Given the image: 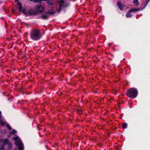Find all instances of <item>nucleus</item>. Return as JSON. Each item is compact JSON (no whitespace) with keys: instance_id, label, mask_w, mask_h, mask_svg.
I'll use <instances>...</instances> for the list:
<instances>
[{"instance_id":"423d86ee","label":"nucleus","mask_w":150,"mask_h":150,"mask_svg":"<svg viewBox=\"0 0 150 150\" xmlns=\"http://www.w3.org/2000/svg\"><path fill=\"white\" fill-rule=\"evenodd\" d=\"M52 13L51 12H48L42 14L41 16V17L43 19H46L50 15H51Z\"/></svg>"},{"instance_id":"b1692460","label":"nucleus","mask_w":150,"mask_h":150,"mask_svg":"<svg viewBox=\"0 0 150 150\" xmlns=\"http://www.w3.org/2000/svg\"><path fill=\"white\" fill-rule=\"evenodd\" d=\"M30 1H33V0H30Z\"/></svg>"},{"instance_id":"4be33fe9","label":"nucleus","mask_w":150,"mask_h":150,"mask_svg":"<svg viewBox=\"0 0 150 150\" xmlns=\"http://www.w3.org/2000/svg\"><path fill=\"white\" fill-rule=\"evenodd\" d=\"M15 1H17L18 2H19L18 0H15Z\"/></svg>"},{"instance_id":"20e7f679","label":"nucleus","mask_w":150,"mask_h":150,"mask_svg":"<svg viewBox=\"0 0 150 150\" xmlns=\"http://www.w3.org/2000/svg\"><path fill=\"white\" fill-rule=\"evenodd\" d=\"M45 10V8L42 6L41 5H39L36 7V11L38 13H41L43 12Z\"/></svg>"},{"instance_id":"412c9836","label":"nucleus","mask_w":150,"mask_h":150,"mask_svg":"<svg viewBox=\"0 0 150 150\" xmlns=\"http://www.w3.org/2000/svg\"><path fill=\"white\" fill-rule=\"evenodd\" d=\"M1 112L0 111V118H1Z\"/></svg>"},{"instance_id":"f3484780","label":"nucleus","mask_w":150,"mask_h":150,"mask_svg":"<svg viewBox=\"0 0 150 150\" xmlns=\"http://www.w3.org/2000/svg\"><path fill=\"white\" fill-rule=\"evenodd\" d=\"M0 150H5L4 146L3 145L1 147H0Z\"/></svg>"},{"instance_id":"4468645a","label":"nucleus","mask_w":150,"mask_h":150,"mask_svg":"<svg viewBox=\"0 0 150 150\" xmlns=\"http://www.w3.org/2000/svg\"><path fill=\"white\" fill-rule=\"evenodd\" d=\"M127 126V124L126 123H123L122 125V127L123 129L126 128Z\"/></svg>"},{"instance_id":"f03ea898","label":"nucleus","mask_w":150,"mask_h":150,"mask_svg":"<svg viewBox=\"0 0 150 150\" xmlns=\"http://www.w3.org/2000/svg\"><path fill=\"white\" fill-rule=\"evenodd\" d=\"M138 91L137 89L132 88L128 90L127 95L129 98H134L137 96Z\"/></svg>"},{"instance_id":"393cba45","label":"nucleus","mask_w":150,"mask_h":150,"mask_svg":"<svg viewBox=\"0 0 150 150\" xmlns=\"http://www.w3.org/2000/svg\"><path fill=\"white\" fill-rule=\"evenodd\" d=\"M28 15H30V14H29V13H28Z\"/></svg>"},{"instance_id":"9d476101","label":"nucleus","mask_w":150,"mask_h":150,"mask_svg":"<svg viewBox=\"0 0 150 150\" xmlns=\"http://www.w3.org/2000/svg\"><path fill=\"white\" fill-rule=\"evenodd\" d=\"M141 8H134L131 9L129 10V11L131 12H136L137 11H138L141 10Z\"/></svg>"},{"instance_id":"ddd939ff","label":"nucleus","mask_w":150,"mask_h":150,"mask_svg":"<svg viewBox=\"0 0 150 150\" xmlns=\"http://www.w3.org/2000/svg\"><path fill=\"white\" fill-rule=\"evenodd\" d=\"M133 3L135 5H137L139 4V2L138 0H133Z\"/></svg>"},{"instance_id":"5701e85b","label":"nucleus","mask_w":150,"mask_h":150,"mask_svg":"<svg viewBox=\"0 0 150 150\" xmlns=\"http://www.w3.org/2000/svg\"><path fill=\"white\" fill-rule=\"evenodd\" d=\"M14 150H18L17 149H14Z\"/></svg>"},{"instance_id":"39448f33","label":"nucleus","mask_w":150,"mask_h":150,"mask_svg":"<svg viewBox=\"0 0 150 150\" xmlns=\"http://www.w3.org/2000/svg\"><path fill=\"white\" fill-rule=\"evenodd\" d=\"M17 5L19 6L18 9L19 11L21 12H22L24 14L27 15L28 14L27 11L25 8H22V4L21 3L18 2Z\"/></svg>"},{"instance_id":"2eb2a0df","label":"nucleus","mask_w":150,"mask_h":150,"mask_svg":"<svg viewBox=\"0 0 150 150\" xmlns=\"http://www.w3.org/2000/svg\"><path fill=\"white\" fill-rule=\"evenodd\" d=\"M9 148H11L12 147V144L11 142L9 141L7 144Z\"/></svg>"},{"instance_id":"a211bd4d","label":"nucleus","mask_w":150,"mask_h":150,"mask_svg":"<svg viewBox=\"0 0 150 150\" xmlns=\"http://www.w3.org/2000/svg\"><path fill=\"white\" fill-rule=\"evenodd\" d=\"M33 1L35 2H37L42 1V0H34Z\"/></svg>"},{"instance_id":"6ab92c4d","label":"nucleus","mask_w":150,"mask_h":150,"mask_svg":"<svg viewBox=\"0 0 150 150\" xmlns=\"http://www.w3.org/2000/svg\"><path fill=\"white\" fill-rule=\"evenodd\" d=\"M150 0H148L147 2L146 3V6L147 5L149 1Z\"/></svg>"},{"instance_id":"aec40b11","label":"nucleus","mask_w":150,"mask_h":150,"mask_svg":"<svg viewBox=\"0 0 150 150\" xmlns=\"http://www.w3.org/2000/svg\"><path fill=\"white\" fill-rule=\"evenodd\" d=\"M82 112L81 111H78V113L80 114Z\"/></svg>"},{"instance_id":"1a4fd4ad","label":"nucleus","mask_w":150,"mask_h":150,"mask_svg":"<svg viewBox=\"0 0 150 150\" xmlns=\"http://www.w3.org/2000/svg\"><path fill=\"white\" fill-rule=\"evenodd\" d=\"M3 145L4 146V145H5L6 144H7L10 141L8 139L6 138V139H4L3 140Z\"/></svg>"},{"instance_id":"9b49d317","label":"nucleus","mask_w":150,"mask_h":150,"mask_svg":"<svg viewBox=\"0 0 150 150\" xmlns=\"http://www.w3.org/2000/svg\"><path fill=\"white\" fill-rule=\"evenodd\" d=\"M59 3H59V11H60L61 9V7L64 6V2L63 1H61L59 2Z\"/></svg>"},{"instance_id":"f8f14e48","label":"nucleus","mask_w":150,"mask_h":150,"mask_svg":"<svg viewBox=\"0 0 150 150\" xmlns=\"http://www.w3.org/2000/svg\"><path fill=\"white\" fill-rule=\"evenodd\" d=\"M131 12L129 11L126 14V16L127 18L131 17L132 16V15L131 14Z\"/></svg>"},{"instance_id":"f257e3e1","label":"nucleus","mask_w":150,"mask_h":150,"mask_svg":"<svg viewBox=\"0 0 150 150\" xmlns=\"http://www.w3.org/2000/svg\"><path fill=\"white\" fill-rule=\"evenodd\" d=\"M30 36L31 38L33 40H38L41 37L40 32L38 29H33L31 31Z\"/></svg>"},{"instance_id":"7ed1b4c3","label":"nucleus","mask_w":150,"mask_h":150,"mask_svg":"<svg viewBox=\"0 0 150 150\" xmlns=\"http://www.w3.org/2000/svg\"><path fill=\"white\" fill-rule=\"evenodd\" d=\"M13 139L15 141L16 145L18 146L19 150H23V145L20 139L18 137L16 136L13 138Z\"/></svg>"},{"instance_id":"0eeeda50","label":"nucleus","mask_w":150,"mask_h":150,"mask_svg":"<svg viewBox=\"0 0 150 150\" xmlns=\"http://www.w3.org/2000/svg\"><path fill=\"white\" fill-rule=\"evenodd\" d=\"M0 123L3 126H4L6 125L9 130H11V127L8 124H6L5 121H3L2 120H0Z\"/></svg>"},{"instance_id":"dca6fc26","label":"nucleus","mask_w":150,"mask_h":150,"mask_svg":"<svg viewBox=\"0 0 150 150\" xmlns=\"http://www.w3.org/2000/svg\"><path fill=\"white\" fill-rule=\"evenodd\" d=\"M17 132L15 129H13L12 131L10 133L11 134H14L16 133Z\"/></svg>"},{"instance_id":"6e6552de","label":"nucleus","mask_w":150,"mask_h":150,"mask_svg":"<svg viewBox=\"0 0 150 150\" xmlns=\"http://www.w3.org/2000/svg\"><path fill=\"white\" fill-rule=\"evenodd\" d=\"M117 5L121 10H122L123 7H124V5H122L120 2H118L117 3Z\"/></svg>"}]
</instances>
